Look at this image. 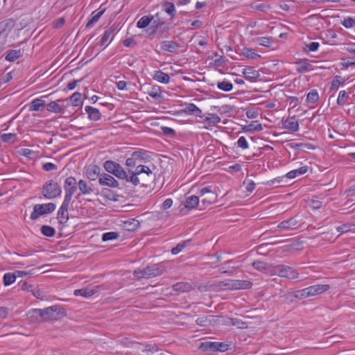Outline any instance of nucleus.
<instances>
[{
	"label": "nucleus",
	"instance_id": "obj_1",
	"mask_svg": "<svg viewBox=\"0 0 355 355\" xmlns=\"http://www.w3.org/2000/svg\"><path fill=\"white\" fill-rule=\"evenodd\" d=\"M28 315L31 321L41 318V321L57 320L66 316L64 309L58 305L51 306L45 309H34L29 311Z\"/></svg>",
	"mask_w": 355,
	"mask_h": 355
},
{
	"label": "nucleus",
	"instance_id": "obj_2",
	"mask_svg": "<svg viewBox=\"0 0 355 355\" xmlns=\"http://www.w3.org/2000/svg\"><path fill=\"white\" fill-rule=\"evenodd\" d=\"M165 271V266L162 263H157L148 266L144 269L135 270L133 272V275L137 279H148L161 275Z\"/></svg>",
	"mask_w": 355,
	"mask_h": 355
},
{
	"label": "nucleus",
	"instance_id": "obj_3",
	"mask_svg": "<svg viewBox=\"0 0 355 355\" xmlns=\"http://www.w3.org/2000/svg\"><path fill=\"white\" fill-rule=\"evenodd\" d=\"M128 173L130 175L129 176L127 173V178H124V180L127 182L132 183L134 186H137L141 184L139 176H141L143 173H146V175L148 176L149 179H155V175L150 168L142 164H139L134 171H130L129 170Z\"/></svg>",
	"mask_w": 355,
	"mask_h": 355
},
{
	"label": "nucleus",
	"instance_id": "obj_4",
	"mask_svg": "<svg viewBox=\"0 0 355 355\" xmlns=\"http://www.w3.org/2000/svg\"><path fill=\"white\" fill-rule=\"evenodd\" d=\"M128 173L130 175L129 176L127 173V178H124V180L127 182L132 183L134 186H137L141 184L139 176H141L143 173H146V175L148 176L149 179H155V175L150 168L142 164H139L134 171H130L129 170Z\"/></svg>",
	"mask_w": 355,
	"mask_h": 355
},
{
	"label": "nucleus",
	"instance_id": "obj_5",
	"mask_svg": "<svg viewBox=\"0 0 355 355\" xmlns=\"http://www.w3.org/2000/svg\"><path fill=\"white\" fill-rule=\"evenodd\" d=\"M103 167L105 171L114 175L119 179L124 180L127 178V171L117 162L112 160H107L103 163Z\"/></svg>",
	"mask_w": 355,
	"mask_h": 355
},
{
	"label": "nucleus",
	"instance_id": "obj_6",
	"mask_svg": "<svg viewBox=\"0 0 355 355\" xmlns=\"http://www.w3.org/2000/svg\"><path fill=\"white\" fill-rule=\"evenodd\" d=\"M42 195L46 199H53L60 196V186L53 180L46 182L42 187Z\"/></svg>",
	"mask_w": 355,
	"mask_h": 355
},
{
	"label": "nucleus",
	"instance_id": "obj_7",
	"mask_svg": "<svg viewBox=\"0 0 355 355\" xmlns=\"http://www.w3.org/2000/svg\"><path fill=\"white\" fill-rule=\"evenodd\" d=\"M272 274L277 275L281 277H286L289 279L298 278L299 273L294 268L285 265H278L273 268Z\"/></svg>",
	"mask_w": 355,
	"mask_h": 355
},
{
	"label": "nucleus",
	"instance_id": "obj_8",
	"mask_svg": "<svg viewBox=\"0 0 355 355\" xmlns=\"http://www.w3.org/2000/svg\"><path fill=\"white\" fill-rule=\"evenodd\" d=\"M56 205L53 202L35 205L33 207V211L31 214V218L32 220H36L42 215L54 211Z\"/></svg>",
	"mask_w": 355,
	"mask_h": 355
},
{
	"label": "nucleus",
	"instance_id": "obj_9",
	"mask_svg": "<svg viewBox=\"0 0 355 355\" xmlns=\"http://www.w3.org/2000/svg\"><path fill=\"white\" fill-rule=\"evenodd\" d=\"M78 182L75 178L68 177L64 180V189L65 191L64 200L71 202V198L77 190Z\"/></svg>",
	"mask_w": 355,
	"mask_h": 355
},
{
	"label": "nucleus",
	"instance_id": "obj_10",
	"mask_svg": "<svg viewBox=\"0 0 355 355\" xmlns=\"http://www.w3.org/2000/svg\"><path fill=\"white\" fill-rule=\"evenodd\" d=\"M200 196L201 197V202L205 205H209L216 200V196L213 192L209 187H203L199 191Z\"/></svg>",
	"mask_w": 355,
	"mask_h": 355
},
{
	"label": "nucleus",
	"instance_id": "obj_11",
	"mask_svg": "<svg viewBox=\"0 0 355 355\" xmlns=\"http://www.w3.org/2000/svg\"><path fill=\"white\" fill-rule=\"evenodd\" d=\"M252 286V283L248 280L233 279L230 280L227 285L228 290L248 289Z\"/></svg>",
	"mask_w": 355,
	"mask_h": 355
},
{
	"label": "nucleus",
	"instance_id": "obj_12",
	"mask_svg": "<svg viewBox=\"0 0 355 355\" xmlns=\"http://www.w3.org/2000/svg\"><path fill=\"white\" fill-rule=\"evenodd\" d=\"M98 182L102 186H107L112 188H117L119 186V182L112 175L107 173L100 174Z\"/></svg>",
	"mask_w": 355,
	"mask_h": 355
},
{
	"label": "nucleus",
	"instance_id": "obj_13",
	"mask_svg": "<svg viewBox=\"0 0 355 355\" xmlns=\"http://www.w3.org/2000/svg\"><path fill=\"white\" fill-rule=\"evenodd\" d=\"M70 202H71L69 201L64 200L61 207L58 210L57 218L58 219L59 223L61 224L66 223L69 220L68 209Z\"/></svg>",
	"mask_w": 355,
	"mask_h": 355
},
{
	"label": "nucleus",
	"instance_id": "obj_14",
	"mask_svg": "<svg viewBox=\"0 0 355 355\" xmlns=\"http://www.w3.org/2000/svg\"><path fill=\"white\" fill-rule=\"evenodd\" d=\"M337 37L338 35L332 29H329L326 31L322 32L320 36V39L322 40L324 43H327L331 45H336L337 44L336 42Z\"/></svg>",
	"mask_w": 355,
	"mask_h": 355
},
{
	"label": "nucleus",
	"instance_id": "obj_15",
	"mask_svg": "<svg viewBox=\"0 0 355 355\" xmlns=\"http://www.w3.org/2000/svg\"><path fill=\"white\" fill-rule=\"evenodd\" d=\"M64 101H68V99H58L56 101H51L46 105V109L49 112L54 113H62L64 110L63 106H62L59 103H62Z\"/></svg>",
	"mask_w": 355,
	"mask_h": 355
},
{
	"label": "nucleus",
	"instance_id": "obj_16",
	"mask_svg": "<svg viewBox=\"0 0 355 355\" xmlns=\"http://www.w3.org/2000/svg\"><path fill=\"white\" fill-rule=\"evenodd\" d=\"M310 297L322 294L329 290L328 284H317L308 287Z\"/></svg>",
	"mask_w": 355,
	"mask_h": 355
},
{
	"label": "nucleus",
	"instance_id": "obj_17",
	"mask_svg": "<svg viewBox=\"0 0 355 355\" xmlns=\"http://www.w3.org/2000/svg\"><path fill=\"white\" fill-rule=\"evenodd\" d=\"M243 74L244 77L249 80H254L260 76L259 71L252 67H248L243 69Z\"/></svg>",
	"mask_w": 355,
	"mask_h": 355
},
{
	"label": "nucleus",
	"instance_id": "obj_18",
	"mask_svg": "<svg viewBox=\"0 0 355 355\" xmlns=\"http://www.w3.org/2000/svg\"><path fill=\"white\" fill-rule=\"evenodd\" d=\"M284 125L286 129L292 132H297L299 130V123L294 116L286 119L284 121Z\"/></svg>",
	"mask_w": 355,
	"mask_h": 355
},
{
	"label": "nucleus",
	"instance_id": "obj_19",
	"mask_svg": "<svg viewBox=\"0 0 355 355\" xmlns=\"http://www.w3.org/2000/svg\"><path fill=\"white\" fill-rule=\"evenodd\" d=\"M299 221L297 218L293 217L281 222L277 227L284 230H293L297 225Z\"/></svg>",
	"mask_w": 355,
	"mask_h": 355
},
{
	"label": "nucleus",
	"instance_id": "obj_20",
	"mask_svg": "<svg viewBox=\"0 0 355 355\" xmlns=\"http://www.w3.org/2000/svg\"><path fill=\"white\" fill-rule=\"evenodd\" d=\"M179 46V44L174 41L165 40L161 44V48L162 50L171 53L175 52L178 49Z\"/></svg>",
	"mask_w": 355,
	"mask_h": 355
},
{
	"label": "nucleus",
	"instance_id": "obj_21",
	"mask_svg": "<svg viewBox=\"0 0 355 355\" xmlns=\"http://www.w3.org/2000/svg\"><path fill=\"white\" fill-rule=\"evenodd\" d=\"M78 186L81 193L83 195H88L94 191L92 184L91 183H87L86 181L83 180H79V182H78Z\"/></svg>",
	"mask_w": 355,
	"mask_h": 355
},
{
	"label": "nucleus",
	"instance_id": "obj_22",
	"mask_svg": "<svg viewBox=\"0 0 355 355\" xmlns=\"http://www.w3.org/2000/svg\"><path fill=\"white\" fill-rule=\"evenodd\" d=\"M295 64L298 66L297 71L299 73H304L313 69L312 65L306 60H300L295 62Z\"/></svg>",
	"mask_w": 355,
	"mask_h": 355
},
{
	"label": "nucleus",
	"instance_id": "obj_23",
	"mask_svg": "<svg viewBox=\"0 0 355 355\" xmlns=\"http://www.w3.org/2000/svg\"><path fill=\"white\" fill-rule=\"evenodd\" d=\"M173 289L178 292H189L193 289V286L191 283L178 282L173 286Z\"/></svg>",
	"mask_w": 355,
	"mask_h": 355
},
{
	"label": "nucleus",
	"instance_id": "obj_24",
	"mask_svg": "<svg viewBox=\"0 0 355 355\" xmlns=\"http://www.w3.org/2000/svg\"><path fill=\"white\" fill-rule=\"evenodd\" d=\"M85 110L88 114L89 118L91 120L98 121L101 119V114L97 108L91 106H86Z\"/></svg>",
	"mask_w": 355,
	"mask_h": 355
},
{
	"label": "nucleus",
	"instance_id": "obj_25",
	"mask_svg": "<svg viewBox=\"0 0 355 355\" xmlns=\"http://www.w3.org/2000/svg\"><path fill=\"white\" fill-rule=\"evenodd\" d=\"M184 111L189 114H193L196 116H199L200 118H203L204 116L202 115V110L193 103H189L187 105Z\"/></svg>",
	"mask_w": 355,
	"mask_h": 355
},
{
	"label": "nucleus",
	"instance_id": "obj_26",
	"mask_svg": "<svg viewBox=\"0 0 355 355\" xmlns=\"http://www.w3.org/2000/svg\"><path fill=\"white\" fill-rule=\"evenodd\" d=\"M198 203L199 197L196 196H191L186 198L184 207L187 209H193L198 206Z\"/></svg>",
	"mask_w": 355,
	"mask_h": 355
},
{
	"label": "nucleus",
	"instance_id": "obj_27",
	"mask_svg": "<svg viewBox=\"0 0 355 355\" xmlns=\"http://www.w3.org/2000/svg\"><path fill=\"white\" fill-rule=\"evenodd\" d=\"M132 154H137V156H136V159L138 161V164H139L140 161L150 160L151 158L150 152L144 149H139L138 150L134 151Z\"/></svg>",
	"mask_w": 355,
	"mask_h": 355
},
{
	"label": "nucleus",
	"instance_id": "obj_28",
	"mask_svg": "<svg viewBox=\"0 0 355 355\" xmlns=\"http://www.w3.org/2000/svg\"><path fill=\"white\" fill-rule=\"evenodd\" d=\"M153 78L162 83L167 84L170 81V77L168 74L162 71H156L153 75Z\"/></svg>",
	"mask_w": 355,
	"mask_h": 355
},
{
	"label": "nucleus",
	"instance_id": "obj_29",
	"mask_svg": "<svg viewBox=\"0 0 355 355\" xmlns=\"http://www.w3.org/2000/svg\"><path fill=\"white\" fill-rule=\"evenodd\" d=\"M308 166H304L297 169L291 171L286 174V177L289 179H293L298 175L305 174L308 171Z\"/></svg>",
	"mask_w": 355,
	"mask_h": 355
},
{
	"label": "nucleus",
	"instance_id": "obj_30",
	"mask_svg": "<svg viewBox=\"0 0 355 355\" xmlns=\"http://www.w3.org/2000/svg\"><path fill=\"white\" fill-rule=\"evenodd\" d=\"M116 28L112 26L104 32L103 37L101 40V46H103L108 41V40L111 37H112V35L114 32L116 31Z\"/></svg>",
	"mask_w": 355,
	"mask_h": 355
},
{
	"label": "nucleus",
	"instance_id": "obj_31",
	"mask_svg": "<svg viewBox=\"0 0 355 355\" xmlns=\"http://www.w3.org/2000/svg\"><path fill=\"white\" fill-rule=\"evenodd\" d=\"M95 290L89 288H84L74 291L75 295H81L85 297H90L95 293Z\"/></svg>",
	"mask_w": 355,
	"mask_h": 355
},
{
	"label": "nucleus",
	"instance_id": "obj_32",
	"mask_svg": "<svg viewBox=\"0 0 355 355\" xmlns=\"http://www.w3.org/2000/svg\"><path fill=\"white\" fill-rule=\"evenodd\" d=\"M20 50H10L8 51L6 60L9 62H14L21 56Z\"/></svg>",
	"mask_w": 355,
	"mask_h": 355
},
{
	"label": "nucleus",
	"instance_id": "obj_33",
	"mask_svg": "<svg viewBox=\"0 0 355 355\" xmlns=\"http://www.w3.org/2000/svg\"><path fill=\"white\" fill-rule=\"evenodd\" d=\"M104 12H105V9L102 10L101 11H98L97 12H96V11L93 12L92 17L87 23L86 27L87 28L91 27L95 22H96L99 19V18L103 15Z\"/></svg>",
	"mask_w": 355,
	"mask_h": 355
},
{
	"label": "nucleus",
	"instance_id": "obj_34",
	"mask_svg": "<svg viewBox=\"0 0 355 355\" xmlns=\"http://www.w3.org/2000/svg\"><path fill=\"white\" fill-rule=\"evenodd\" d=\"M250 7L252 9L261 10V11H266L267 10L270 9V6L266 3H259L257 1L253 2L250 4Z\"/></svg>",
	"mask_w": 355,
	"mask_h": 355
},
{
	"label": "nucleus",
	"instance_id": "obj_35",
	"mask_svg": "<svg viewBox=\"0 0 355 355\" xmlns=\"http://www.w3.org/2000/svg\"><path fill=\"white\" fill-rule=\"evenodd\" d=\"M98 168L97 166H94L92 168H87L86 171V175L90 180H95L98 177L99 178Z\"/></svg>",
	"mask_w": 355,
	"mask_h": 355
},
{
	"label": "nucleus",
	"instance_id": "obj_36",
	"mask_svg": "<svg viewBox=\"0 0 355 355\" xmlns=\"http://www.w3.org/2000/svg\"><path fill=\"white\" fill-rule=\"evenodd\" d=\"M153 19V17L144 16L137 21V26L139 28H144L149 25Z\"/></svg>",
	"mask_w": 355,
	"mask_h": 355
},
{
	"label": "nucleus",
	"instance_id": "obj_37",
	"mask_svg": "<svg viewBox=\"0 0 355 355\" xmlns=\"http://www.w3.org/2000/svg\"><path fill=\"white\" fill-rule=\"evenodd\" d=\"M241 53L245 57H246L248 58H251V59H254V58H256L257 57H259V55H258L255 52V50H254L252 49H249L247 47H245L242 49Z\"/></svg>",
	"mask_w": 355,
	"mask_h": 355
},
{
	"label": "nucleus",
	"instance_id": "obj_38",
	"mask_svg": "<svg viewBox=\"0 0 355 355\" xmlns=\"http://www.w3.org/2000/svg\"><path fill=\"white\" fill-rule=\"evenodd\" d=\"M230 283V280L227 281H223V282H219L214 284H212L211 287L212 288L213 291H222V290H228L227 289V285Z\"/></svg>",
	"mask_w": 355,
	"mask_h": 355
},
{
	"label": "nucleus",
	"instance_id": "obj_39",
	"mask_svg": "<svg viewBox=\"0 0 355 355\" xmlns=\"http://www.w3.org/2000/svg\"><path fill=\"white\" fill-rule=\"evenodd\" d=\"M42 233L48 237H52L55 234V230L53 227L49 225H43L41 227Z\"/></svg>",
	"mask_w": 355,
	"mask_h": 355
},
{
	"label": "nucleus",
	"instance_id": "obj_40",
	"mask_svg": "<svg viewBox=\"0 0 355 355\" xmlns=\"http://www.w3.org/2000/svg\"><path fill=\"white\" fill-rule=\"evenodd\" d=\"M252 266L257 270L266 272L268 270V264L263 261H257L253 262Z\"/></svg>",
	"mask_w": 355,
	"mask_h": 355
},
{
	"label": "nucleus",
	"instance_id": "obj_41",
	"mask_svg": "<svg viewBox=\"0 0 355 355\" xmlns=\"http://www.w3.org/2000/svg\"><path fill=\"white\" fill-rule=\"evenodd\" d=\"M16 280V275L8 272L3 275V284L5 286H9L14 283Z\"/></svg>",
	"mask_w": 355,
	"mask_h": 355
},
{
	"label": "nucleus",
	"instance_id": "obj_42",
	"mask_svg": "<svg viewBox=\"0 0 355 355\" xmlns=\"http://www.w3.org/2000/svg\"><path fill=\"white\" fill-rule=\"evenodd\" d=\"M44 106V101L40 98H36L33 101L31 105V110L39 111L42 107Z\"/></svg>",
	"mask_w": 355,
	"mask_h": 355
},
{
	"label": "nucleus",
	"instance_id": "obj_43",
	"mask_svg": "<svg viewBox=\"0 0 355 355\" xmlns=\"http://www.w3.org/2000/svg\"><path fill=\"white\" fill-rule=\"evenodd\" d=\"M200 348L213 352L218 351L217 342H208L202 343L200 345Z\"/></svg>",
	"mask_w": 355,
	"mask_h": 355
},
{
	"label": "nucleus",
	"instance_id": "obj_44",
	"mask_svg": "<svg viewBox=\"0 0 355 355\" xmlns=\"http://www.w3.org/2000/svg\"><path fill=\"white\" fill-rule=\"evenodd\" d=\"M217 87L218 89L225 92H230L233 88V85L231 83L225 80L222 82H218L217 84Z\"/></svg>",
	"mask_w": 355,
	"mask_h": 355
},
{
	"label": "nucleus",
	"instance_id": "obj_45",
	"mask_svg": "<svg viewBox=\"0 0 355 355\" xmlns=\"http://www.w3.org/2000/svg\"><path fill=\"white\" fill-rule=\"evenodd\" d=\"M349 98V96L345 90H342L339 92L338 97L337 99V103L339 105H344Z\"/></svg>",
	"mask_w": 355,
	"mask_h": 355
},
{
	"label": "nucleus",
	"instance_id": "obj_46",
	"mask_svg": "<svg viewBox=\"0 0 355 355\" xmlns=\"http://www.w3.org/2000/svg\"><path fill=\"white\" fill-rule=\"evenodd\" d=\"M204 120L205 121L209 122L210 123L216 124L220 121V118L216 114L209 113Z\"/></svg>",
	"mask_w": 355,
	"mask_h": 355
},
{
	"label": "nucleus",
	"instance_id": "obj_47",
	"mask_svg": "<svg viewBox=\"0 0 355 355\" xmlns=\"http://www.w3.org/2000/svg\"><path fill=\"white\" fill-rule=\"evenodd\" d=\"M319 99V95L317 91L312 90L311 92H309L306 97V101L308 103H314L317 102Z\"/></svg>",
	"mask_w": 355,
	"mask_h": 355
},
{
	"label": "nucleus",
	"instance_id": "obj_48",
	"mask_svg": "<svg viewBox=\"0 0 355 355\" xmlns=\"http://www.w3.org/2000/svg\"><path fill=\"white\" fill-rule=\"evenodd\" d=\"M354 226H355L354 224L347 223H345L340 226L337 227L336 230L338 232H340L341 234L346 233V232H349L352 230V227H354Z\"/></svg>",
	"mask_w": 355,
	"mask_h": 355
},
{
	"label": "nucleus",
	"instance_id": "obj_49",
	"mask_svg": "<svg viewBox=\"0 0 355 355\" xmlns=\"http://www.w3.org/2000/svg\"><path fill=\"white\" fill-rule=\"evenodd\" d=\"M119 233L115 232H109L104 233L102 236V239L103 241L114 240L119 238Z\"/></svg>",
	"mask_w": 355,
	"mask_h": 355
},
{
	"label": "nucleus",
	"instance_id": "obj_50",
	"mask_svg": "<svg viewBox=\"0 0 355 355\" xmlns=\"http://www.w3.org/2000/svg\"><path fill=\"white\" fill-rule=\"evenodd\" d=\"M341 24L344 27L347 28H352L355 26V19L352 17H348L345 18Z\"/></svg>",
	"mask_w": 355,
	"mask_h": 355
},
{
	"label": "nucleus",
	"instance_id": "obj_51",
	"mask_svg": "<svg viewBox=\"0 0 355 355\" xmlns=\"http://www.w3.org/2000/svg\"><path fill=\"white\" fill-rule=\"evenodd\" d=\"M80 97L81 94L79 92H75L71 95L70 101L73 106H78L80 105Z\"/></svg>",
	"mask_w": 355,
	"mask_h": 355
},
{
	"label": "nucleus",
	"instance_id": "obj_52",
	"mask_svg": "<svg viewBox=\"0 0 355 355\" xmlns=\"http://www.w3.org/2000/svg\"><path fill=\"white\" fill-rule=\"evenodd\" d=\"M257 42L259 45L263 46H270L272 44L270 38L267 37H261L257 39Z\"/></svg>",
	"mask_w": 355,
	"mask_h": 355
},
{
	"label": "nucleus",
	"instance_id": "obj_53",
	"mask_svg": "<svg viewBox=\"0 0 355 355\" xmlns=\"http://www.w3.org/2000/svg\"><path fill=\"white\" fill-rule=\"evenodd\" d=\"M137 154H131V157H128L125 161V164L128 166H137L139 164H138V161L136 159Z\"/></svg>",
	"mask_w": 355,
	"mask_h": 355
},
{
	"label": "nucleus",
	"instance_id": "obj_54",
	"mask_svg": "<svg viewBox=\"0 0 355 355\" xmlns=\"http://www.w3.org/2000/svg\"><path fill=\"white\" fill-rule=\"evenodd\" d=\"M125 224L128 230H134L139 226V222L135 219H132L130 222L127 221Z\"/></svg>",
	"mask_w": 355,
	"mask_h": 355
},
{
	"label": "nucleus",
	"instance_id": "obj_55",
	"mask_svg": "<svg viewBox=\"0 0 355 355\" xmlns=\"http://www.w3.org/2000/svg\"><path fill=\"white\" fill-rule=\"evenodd\" d=\"M187 241H184L182 243H178L175 247L173 248L171 250V253L173 254H178L186 246Z\"/></svg>",
	"mask_w": 355,
	"mask_h": 355
},
{
	"label": "nucleus",
	"instance_id": "obj_56",
	"mask_svg": "<svg viewBox=\"0 0 355 355\" xmlns=\"http://www.w3.org/2000/svg\"><path fill=\"white\" fill-rule=\"evenodd\" d=\"M345 83L344 78H343L340 76H336L334 77V80L331 83V88L338 87L339 85H343Z\"/></svg>",
	"mask_w": 355,
	"mask_h": 355
},
{
	"label": "nucleus",
	"instance_id": "obj_57",
	"mask_svg": "<svg viewBox=\"0 0 355 355\" xmlns=\"http://www.w3.org/2000/svg\"><path fill=\"white\" fill-rule=\"evenodd\" d=\"M165 11L168 14L173 16L174 13L175 12V7L174 4L173 3H170V2L166 3L165 5Z\"/></svg>",
	"mask_w": 355,
	"mask_h": 355
},
{
	"label": "nucleus",
	"instance_id": "obj_58",
	"mask_svg": "<svg viewBox=\"0 0 355 355\" xmlns=\"http://www.w3.org/2000/svg\"><path fill=\"white\" fill-rule=\"evenodd\" d=\"M238 146L243 148L247 149L248 148V144L246 139L244 137H241L237 141Z\"/></svg>",
	"mask_w": 355,
	"mask_h": 355
},
{
	"label": "nucleus",
	"instance_id": "obj_59",
	"mask_svg": "<svg viewBox=\"0 0 355 355\" xmlns=\"http://www.w3.org/2000/svg\"><path fill=\"white\" fill-rule=\"evenodd\" d=\"M16 137L15 134L8 133L1 135V139L4 142H11Z\"/></svg>",
	"mask_w": 355,
	"mask_h": 355
},
{
	"label": "nucleus",
	"instance_id": "obj_60",
	"mask_svg": "<svg viewBox=\"0 0 355 355\" xmlns=\"http://www.w3.org/2000/svg\"><path fill=\"white\" fill-rule=\"evenodd\" d=\"M319 43L315 42H312L309 44H306V49H309L310 51H315L319 48Z\"/></svg>",
	"mask_w": 355,
	"mask_h": 355
},
{
	"label": "nucleus",
	"instance_id": "obj_61",
	"mask_svg": "<svg viewBox=\"0 0 355 355\" xmlns=\"http://www.w3.org/2000/svg\"><path fill=\"white\" fill-rule=\"evenodd\" d=\"M65 23V19L63 17L58 18L53 21V27L60 28L63 26Z\"/></svg>",
	"mask_w": 355,
	"mask_h": 355
},
{
	"label": "nucleus",
	"instance_id": "obj_62",
	"mask_svg": "<svg viewBox=\"0 0 355 355\" xmlns=\"http://www.w3.org/2000/svg\"><path fill=\"white\" fill-rule=\"evenodd\" d=\"M42 168L46 171H50L57 169V166L51 162H47L43 165Z\"/></svg>",
	"mask_w": 355,
	"mask_h": 355
},
{
	"label": "nucleus",
	"instance_id": "obj_63",
	"mask_svg": "<svg viewBox=\"0 0 355 355\" xmlns=\"http://www.w3.org/2000/svg\"><path fill=\"white\" fill-rule=\"evenodd\" d=\"M31 292L33 293V295L38 298V299H40V300H44V295H43V293L39 289V288H33L32 290H31Z\"/></svg>",
	"mask_w": 355,
	"mask_h": 355
},
{
	"label": "nucleus",
	"instance_id": "obj_64",
	"mask_svg": "<svg viewBox=\"0 0 355 355\" xmlns=\"http://www.w3.org/2000/svg\"><path fill=\"white\" fill-rule=\"evenodd\" d=\"M309 206L314 209H318L322 206V202L316 200H311L309 202Z\"/></svg>",
	"mask_w": 355,
	"mask_h": 355
}]
</instances>
